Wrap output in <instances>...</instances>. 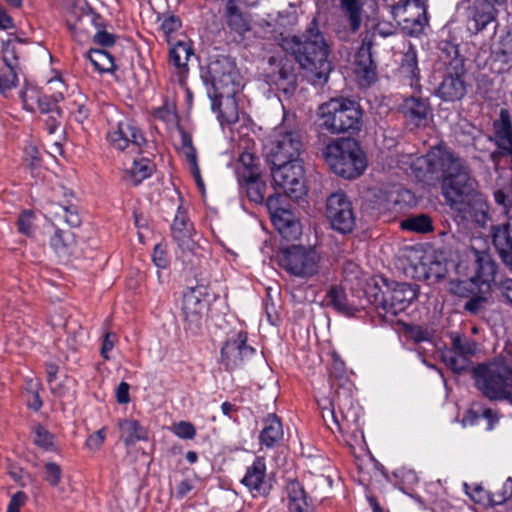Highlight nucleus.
I'll return each instance as SVG.
<instances>
[{"instance_id":"nucleus-26","label":"nucleus","mask_w":512,"mask_h":512,"mask_svg":"<svg viewBox=\"0 0 512 512\" xmlns=\"http://www.w3.org/2000/svg\"><path fill=\"white\" fill-rule=\"evenodd\" d=\"M338 8L346 22L347 31L357 33L363 22L364 2L362 0H339Z\"/></svg>"},{"instance_id":"nucleus-60","label":"nucleus","mask_w":512,"mask_h":512,"mask_svg":"<svg viewBox=\"0 0 512 512\" xmlns=\"http://www.w3.org/2000/svg\"><path fill=\"white\" fill-rule=\"evenodd\" d=\"M283 200H284V197L281 195H278V194L270 195L267 198L266 206L269 210L271 218L286 209L284 206H282Z\"/></svg>"},{"instance_id":"nucleus-37","label":"nucleus","mask_w":512,"mask_h":512,"mask_svg":"<svg viewBox=\"0 0 512 512\" xmlns=\"http://www.w3.org/2000/svg\"><path fill=\"white\" fill-rule=\"evenodd\" d=\"M117 425L126 446L134 445L137 441L148 438L146 429L137 420L121 419Z\"/></svg>"},{"instance_id":"nucleus-11","label":"nucleus","mask_w":512,"mask_h":512,"mask_svg":"<svg viewBox=\"0 0 512 512\" xmlns=\"http://www.w3.org/2000/svg\"><path fill=\"white\" fill-rule=\"evenodd\" d=\"M302 149L303 143L299 132L280 128L268 146L267 160L271 165L303 161L300 158Z\"/></svg>"},{"instance_id":"nucleus-23","label":"nucleus","mask_w":512,"mask_h":512,"mask_svg":"<svg viewBox=\"0 0 512 512\" xmlns=\"http://www.w3.org/2000/svg\"><path fill=\"white\" fill-rule=\"evenodd\" d=\"M400 112L413 125L420 126L430 114V105L427 99L410 96L403 100L399 106Z\"/></svg>"},{"instance_id":"nucleus-46","label":"nucleus","mask_w":512,"mask_h":512,"mask_svg":"<svg viewBox=\"0 0 512 512\" xmlns=\"http://www.w3.org/2000/svg\"><path fill=\"white\" fill-rule=\"evenodd\" d=\"M442 359L444 363L447 365V367H449L452 371L456 373H461L465 371L470 364L468 358L450 349L443 353Z\"/></svg>"},{"instance_id":"nucleus-33","label":"nucleus","mask_w":512,"mask_h":512,"mask_svg":"<svg viewBox=\"0 0 512 512\" xmlns=\"http://www.w3.org/2000/svg\"><path fill=\"white\" fill-rule=\"evenodd\" d=\"M264 427L260 433V443L267 448L275 446L283 438V427L275 414H268L263 419Z\"/></svg>"},{"instance_id":"nucleus-45","label":"nucleus","mask_w":512,"mask_h":512,"mask_svg":"<svg viewBox=\"0 0 512 512\" xmlns=\"http://www.w3.org/2000/svg\"><path fill=\"white\" fill-rule=\"evenodd\" d=\"M401 226L405 230L418 233H427L433 230L431 218L424 214L406 219Z\"/></svg>"},{"instance_id":"nucleus-19","label":"nucleus","mask_w":512,"mask_h":512,"mask_svg":"<svg viewBox=\"0 0 512 512\" xmlns=\"http://www.w3.org/2000/svg\"><path fill=\"white\" fill-rule=\"evenodd\" d=\"M241 483L254 497L269 494L271 485L266 478V462L263 457H256L253 463L247 467Z\"/></svg>"},{"instance_id":"nucleus-55","label":"nucleus","mask_w":512,"mask_h":512,"mask_svg":"<svg viewBox=\"0 0 512 512\" xmlns=\"http://www.w3.org/2000/svg\"><path fill=\"white\" fill-rule=\"evenodd\" d=\"M55 216L63 218L71 227H77L81 223L78 213L70 207L59 206V210L55 212Z\"/></svg>"},{"instance_id":"nucleus-41","label":"nucleus","mask_w":512,"mask_h":512,"mask_svg":"<svg viewBox=\"0 0 512 512\" xmlns=\"http://www.w3.org/2000/svg\"><path fill=\"white\" fill-rule=\"evenodd\" d=\"M75 243L74 236L70 231L57 229L50 239V244L60 257H66L71 253Z\"/></svg>"},{"instance_id":"nucleus-25","label":"nucleus","mask_w":512,"mask_h":512,"mask_svg":"<svg viewBox=\"0 0 512 512\" xmlns=\"http://www.w3.org/2000/svg\"><path fill=\"white\" fill-rule=\"evenodd\" d=\"M23 105L27 110H38L43 115L56 112L59 109L57 98L42 94L39 90L30 88L22 94Z\"/></svg>"},{"instance_id":"nucleus-16","label":"nucleus","mask_w":512,"mask_h":512,"mask_svg":"<svg viewBox=\"0 0 512 512\" xmlns=\"http://www.w3.org/2000/svg\"><path fill=\"white\" fill-rule=\"evenodd\" d=\"M61 7L67 28L76 40H82L81 34L84 32V28L81 23L84 19L89 20L98 28L101 27V17L92 11L85 0H62Z\"/></svg>"},{"instance_id":"nucleus-63","label":"nucleus","mask_w":512,"mask_h":512,"mask_svg":"<svg viewBox=\"0 0 512 512\" xmlns=\"http://www.w3.org/2000/svg\"><path fill=\"white\" fill-rule=\"evenodd\" d=\"M27 499L28 497L24 492L15 493L9 502L7 512H20V507L26 503Z\"/></svg>"},{"instance_id":"nucleus-64","label":"nucleus","mask_w":512,"mask_h":512,"mask_svg":"<svg viewBox=\"0 0 512 512\" xmlns=\"http://www.w3.org/2000/svg\"><path fill=\"white\" fill-rule=\"evenodd\" d=\"M93 40L103 47H109L115 43V36L105 30L99 29L93 36Z\"/></svg>"},{"instance_id":"nucleus-35","label":"nucleus","mask_w":512,"mask_h":512,"mask_svg":"<svg viewBox=\"0 0 512 512\" xmlns=\"http://www.w3.org/2000/svg\"><path fill=\"white\" fill-rule=\"evenodd\" d=\"M154 171V165L148 158L134 159L131 167L125 168L124 179L126 182L137 186L149 178Z\"/></svg>"},{"instance_id":"nucleus-22","label":"nucleus","mask_w":512,"mask_h":512,"mask_svg":"<svg viewBox=\"0 0 512 512\" xmlns=\"http://www.w3.org/2000/svg\"><path fill=\"white\" fill-rule=\"evenodd\" d=\"M498 10L492 1L476 0L469 18V30L479 33L490 23L497 21Z\"/></svg>"},{"instance_id":"nucleus-48","label":"nucleus","mask_w":512,"mask_h":512,"mask_svg":"<svg viewBox=\"0 0 512 512\" xmlns=\"http://www.w3.org/2000/svg\"><path fill=\"white\" fill-rule=\"evenodd\" d=\"M63 472L60 465L48 461L43 465V479L52 487H57L62 480Z\"/></svg>"},{"instance_id":"nucleus-15","label":"nucleus","mask_w":512,"mask_h":512,"mask_svg":"<svg viewBox=\"0 0 512 512\" xmlns=\"http://www.w3.org/2000/svg\"><path fill=\"white\" fill-rule=\"evenodd\" d=\"M204 286L187 289L182 298V313L188 328L196 333L202 326L209 310Z\"/></svg>"},{"instance_id":"nucleus-43","label":"nucleus","mask_w":512,"mask_h":512,"mask_svg":"<svg viewBox=\"0 0 512 512\" xmlns=\"http://www.w3.org/2000/svg\"><path fill=\"white\" fill-rule=\"evenodd\" d=\"M366 281V277L361 268L353 263L347 262L343 268V282L350 289H361Z\"/></svg>"},{"instance_id":"nucleus-59","label":"nucleus","mask_w":512,"mask_h":512,"mask_svg":"<svg viewBox=\"0 0 512 512\" xmlns=\"http://www.w3.org/2000/svg\"><path fill=\"white\" fill-rule=\"evenodd\" d=\"M3 61L5 63V67L17 69L19 66L18 56L16 47L14 45L8 44L3 50Z\"/></svg>"},{"instance_id":"nucleus-13","label":"nucleus","mask_w":512,"mask_h":512,"mask_svg":"<svg viewBox=\"0 0 512 512\" xmlns=\"http://www.w3.org/2000/svg\"><path fill=\"white\" fill-rule=\"evenodd\" d=\"M271 174L274 183L283 189L287 196L298 199L306 193L303 161L272 165Z\"/></svg>"},{"instance_id":"nucleus-31","label":"nucleus","mask_w":512,"mask_h":512,"mask_svg":"<svg viewBox=\"0 0 512 512\" xmlns=\"http://www.w3.org/2000/svg\"><path fill=\"white\" fill-rule=\"evenodd\" d=\"M225 20L231 32L243 37L251 30L249 17L242 13L235 0H228L225 7Z\"/></svg>"},{"instance_id":"nucleus-39","label":"nucleus","mask_w":512,"mask_h":512,"mask_svg":"<svg viewBox=\"0 0 512 512\" xmlns=\"http://www.w3.org/2000/svg\"><path fill=\"white\" fill-rule=\"evenodd\" d=\"M260 168L258 159L249 152H243L236 165V175L238 181H247L253 176H259Z\"/></svg>"},{"instance_id":"nucleus-42","label":"nucleus","mask_w":512,"mask_h":512,"mask_svg":"<svg viewBox=\"0 0 512 512\" xmlns=\"http://www.w3.org/2000/svg\"><path fill=\"white\" fill-rule=\"evenodd\" d=\"M87 56L99 72H111L115 69L113 57L103 49H90Z\"/></svg>"},{"instance_id":"nucleus-52","label":"nucleus","mask_w":512,"mask_h":512,"mask_svg":"<svg viewBox=\"0 0 512 512\" xmlns=\"http://www.w3.org/2000/svg\"><path fill=\"white\" fill-rule=\"evenodd\" d=\"M34 433V443L37 446L45 450H50L53 447V435L49 431H47L43 426H35Z\"/></svg>"},{"instance_id":"nucleus-44","label":"nucleus","mask_w":512,"mask_h":512,"mask_svg":"<svg viewBox=\"0 0 512 512\" xmlns=\"http://www.w3.org/2000/svg\"><path fill=\"white\" fill-rule=\"evenodd\" d=\"M494 53L495 61L503 65L500 69L512 67V37L510 35L502 37Z\"/></svg>"},{"instance_id":"nucleus-54","label":"nucleus","mask_w":512,"mask_h":512,"mask_svg":"<svg viewBox=\"0 0 512 512\" xmlns=\"http://www.w3.org/2000/svg\"><path fill=\"white\" fill-rule=\"evenodd\" d=\"M55 216L63 218L71 227H77L81 223L78 213L70 207L59 206V210L55 212Z\"/></svg>"},{"instance_id":"nucleus-38","label":"nucleus","mask_w":512,"mask_h":512,"mask_svg":"<svg viewBox=\"0 0 512 512\" xmlns=\"http://www.w3.org/2000/svg\"><path fill=\"white\" fill-rule=\"evenodd\" d=\"M399 72L403 77L410 79V85H418L419 68L417 52L411 43L408 44L407 49L402 54L399 66Z\"/></svg>"},{"instance_id":"nucleus-8","label":"nucleus","mask_w":512,"mask_h":512,"mask_svg":"<svg viewBox=\"0 0 512 512\" xmlns=\"http://www.w3.org/2000/svg\"><path fill=\"white\" fill-rule=\"evenodd\" d=\"M279 265L292 276L309 279L322 270V257L315 247L292 245L282 250Z\"/></svg>"},{"instance_id":"nucleus-12","label":"nucleus","mask_w":512,"mask_h":512,"mask_svg":"<svg viewBox=\"0 0 512 512\" xmlns=\"http://www.w3.org/2000/svg\"><path fill=\"white\" fill-rule=\"evenodd\" d=\"M455 56L447 65L445 76L437 89V95L444 101H457L466 94V69L464 58L458 55L456 46H450Z\"/></svg>"},{"instance_id":"nucleus-53","label":"nucleus","mask_w":512,"mask_h":512,"mask_svg":"<svg viewBox=\"0 0 512 512\" xmlns=\"http://www.w3.org/2000/svg\"><path fill=\"white\" fill-rule=\"evenodd\" d=\"M406 336L415 343L430 342L431 334L421 326H410L406 329Z\"/></svg>"},{"instance_id":"nucleus-51","label":"nucleus","mask_w":512,"mask_h":512,"mask_svg":"<svg viewBox=\"0 0 512 512\" xmlns=\"http://www.w3.org/2000/svg\"><path fill=\"white\" fill-rule=\"evenodd\" d=\"M458 354L468 358L475 353V343L466 337H454L452 340V348L450 349Z\"/></svg>"},{"instance_id":"nucleus-24","label":"nucleus","mask_w":512,"mask_h":512,"mask_svg":"<svg viewBox=\"0 0 512 512\" xmlns=\"http://www.w3.org/2000/svg\"><path fill=\"white\" fill-rule=\"evenodd\" d=\"M470 256L474 261L475 276L471 280L482 283H489L494 280L496 265L487 250H478L471 247Z\"/></svg>"},{"instance_id":"nucleus-56","label":"nucleus","mask_w":512,"mask_h":512,"mask_svg":"<svg viewBox=\"0 0 512 512\" xmlns=\"http://www.w3.org/2000/svg\"><path fill=\"white\" fill-rule=\"evenodd\" d=\"M173 432L175 435L182 439H193L196 435L194 425L186 421H180L174 424Z\"/></svg>"},{"instance_id":"nucleus-10","label":"nucleus","mask_w":512,"mask_h":512,"mask_svg":"<svg viewBox=\"0 0 512 512\" xmlns=\"http://www.w3.org/2000/svg\"><path fill=\"white\" fill-rule=\"evenodd\" d=\"M107 140L112 148L130 154H141L147 145V140L140 128L126 117L110 125Z\"/></svg>"},{"instance_id":"nucleus-36","label":"nucleus","mask_w":512,"mask_h":512,"mask_svg":"<svg viewBox=\"0 0 512 512\" xmlns=\"http://www.w3.org/2000/svg\"><path fill=\"white\" fill-rule=\"evenodd\" d=\"M193 54L192 48L188 42L177 41L169 51L170 62L179 70V81H183L184 74L188 71L187 62Z\"/></svg>"},{"instance_id":"nucleus-14","label":"nucleus","mask_w":512,"mask_h":512,"mask_svg":"<svg viewBox=\"0 0 512 512\" xmlns=\"http://www.w3.org/2000/svg\"><path fill=\"white\" fill-rule=\"evenodd\" d=\"M326 217L331 227L342 234L353 231L356 217L351 201L341 191L332 193L326 202Z\"/></svg>"},{"instance_id":"nucleus-5","label":"nucleus","mask_w":512,"mask_h":512,"mask_svg":"<svg viewBox=\"0 0 512 512\" xmlns=\"http://www.w3.org/2000/svg\"><path fill=\"white\" fill-rule=\"evenodd\" d=\"M321 125L332 134L356 133L362 127V110L348 98H332L318 109Z\"/></svg>"},{"instance_id":"nucleus-47","label":"nucleus","mask_w":512,"mask_h":512,"mask_svg":"<svg viewBox=\"0 0 512 512\" xmlns=\"http://www.w3.org/2000/svg\"><path fill=\"white\" fill-rule=\"evenodd\" d=\"M512 497V480L507 479L500 487L490 492L489 501L492 505H501Z\"/></svg>"},{"instance_id":"nucleus-17","label":"nucleus","mask_w":512,"mask_h":512,"mask_svg":"<svg viewBox=\"0 0 512 512\" xmlns=\"http://www.w3.org/2000/svg\"><path fill=\"white\" fill-rule=\"evenodd\" d=\"M266 82L285 94H291L296 88L297 75L294 63L288 58L271 57L265 74Z\"/></svg>"},{"instance_id":"nucleus-28","label":"nucleus","mask_w":512,"mask_h":512,"mask_svg":"<svg viewBox=\"0 0 512 512\" xmlns=\"http://www.w3.org/2000/svg\"><path fill=\"white\" fill-rule=\"evenodd\" d=\"M180 136H181V148L180 152L185 158V161L187 162L189 166V170L191 174L193 175L196 184L198 188L204 192V181L200 174V168L198 165V159H197V151L196 148L193 145L192 136L187 131L180 129L179 130Z\"/></svg>"},{"instance_id":"nucleus-40","label":"nucleus","mask_w":512,"mask_h":512,"mask_svg":"<svg viewBox=\"0 0 512 512\" xmlns=\"http://www.w3.org/2000/svg\"><path fill=\"white\" fill-rule=\"evenodd\" d=\"M238 183L251 202L256 204L264 202L267 185L262 180L261 174L253 176L251 179H247V181H238Z\"/></svg>"},{"instance_id":"nucleus-9","label":"nucleus","mask_w":512,"mask_h":512,"mask_svg":"<svg viewBox=\"0 0 512 512\" xmlns=\"http://www.w3.org/2000/svg\"><path fill=\"white\" fill-rule=\"evenodd\" d=\"M335 402L327 398L318 402L325 422L330 418L341 433L355 432L359 427L360 413L358 406L346 393L337 392Z\"/></svg>"},{"instance_id":"nucleus-6","label":"nucleus","mask_w":512,"mask_h":512,"mask_svg":"<svg viewBox=\"0 0 512 512\" xmlns=\"http://www.w3.org/2000/svg\"><path fill=\"white\" fill-rule=\"evenodd\" d=\"M323 155L330 169L346 179H355L366 169L365 155L354 139L342 138L329 143Z\"/></svg>"},{"instance_id":"nucleus-57","label":"nucleus","mask_w":512,"mask_h":512,"mask_svg":"<svg viewBox=\"0 0 512 512\" xmlns=\"http://www.w3.org/2000/svg\"><path fill=\"white\" fill-rule=\"evenodd\" d=\"M33 220L34 214L31 211H24L18 219V230L27 236H31L33 233Z\"/></svg>"},{"instance_id":"nucleus-1","label":"nucleus","mask_w":512,"mask_h":512,"mask_svg":"<svg viewBox=\"0 0 512 512\" xmlns=\"http://www.w3.org/2000/svg\"><path fill=\"white\" fill-rule=\"evenodd\" d=\"M420 182L426 185L441 183L442 195L456 217L473 228H485L490 220L487 198L478 190L468 162L444 146L431 148L412 163Z\"/></svg>"},{"instance_id":"nucleus-20","label":"nucleus","mask_w":512,"mask_h":512,"mask_svg":"<svg viewBox=\"0 0 512 512\" xmlns=\"http://www.w3.org/2000/svg\"><path fill=\"white\" fill-rule=\"evenodd\" d=\"M171 234L178 247L183 252L195 253L198 248L197 242L193 239L195 234L192 223L187 214L178 209L171 225Z\"/></svg>"},{"instance_id":"nucleus-30","label":"nucleus","mask_w":512,"mask_h":512,"mask_svg":"<svg viewBox=\"0 0 512 512\" xmlns=\"http://www.w3.org/2000/svg\"><path fill=\"white\" fill-rule=\"evenodd\" d=\"M271 220L283 238L294 240L301 235L302 230L300 222L289 209H285L279 214H276Z\"/></svg>"},{"instance_id":"nucleus-62","label":"nucleus","mask_w":512,"mask_h":512,"mask_svg":"<svg viewBox=\"0 0 512 512\" xmlns=\"http://www.w3.org/2000/svg\"><path fill=\"white\" fill-rule=\"evenodd\" d=\"M180 27V19L173 15L166 17L161 24V29L167 37H169L173 32L177 31Z\"/></svg>"},{"instance_id":"nucleus-49","label":"nucleus","mask_w":512,"mask_h":512,"mask_svg":"<svg viewBox=\"0 0 512 512\" xmlns=\"http://www.w3.org/2000/svg\"><path fill=\"white\" fill-rule=\"evenodd\" d=\"M426 11L422 9L421 13H419L416 17L413 18H404L402 19L403 29L407 31L408 34H418L420 33L424 26L427 24Z\"/></svg>"},{"instance_id":"nucleus-50","label":"nucleus","mask_w":512,"mask_h":512,"mask_svg":"<svg viewBox=\"0 0 512 512\" xmlns=\"http://www.w3.org/2000/svg\"><path fill=\"white\" fill-rule=\"evenodd\" d=\"M17 69L5 67L0 71V93L6 95L11 89L16 87L18 77Z\"/></svg>"},{"instance_id":"nucleus-7","label":"nucleus","mask_w":512,"mask_h":512,"mask_svg":"<svg viewBox=\"0 0 512 512\" xmlns=\"http://www.w3.org/2000/svg\"><path fill=\"white\" fill-rule=\"evenodd\" d=\"M365 294L369 302L377 308L378 314L386 319L405 311L417 297L415 289L410 284L394 281H384V289L377 285L369 286Z\"/></svg>"},{"instance_id":"nucleus-34","label":"nucleus","mask_w":512,"mask_h":512,"mask_svg":"<svg viewBox=\"0 0 512 512\" xmlns=\"http://www.w3.org/2000/svg\"><path fill=\"white\" fill-rule=\"evenodd\" d=\"M287 494L289 512H313V506L308 502L307 495L299 482H289Z\"/></svg>"},{"instance_id":"nucleus-61","label":"nucleus","mask_w":512,"mask_h":512,"mask_svg":"<svg viewBox=\"0 0 512 512\" xmlns=\"http://www.w3.org/2000/svg\"><path fill=\"white\" fill-rule=\"evenodd\" d=\"M45 116L46 117L43 119V121L45 123L46 129L49 134H54L61 125V111L58 110Z\"/></svg>"},{"instance_id":"nucleus-29","label":"nucleus","mask_w":512,"mask_h":512,"mask_svg":"<svg viewBox=\"0 0 512 512\" xmlns=\"http://www.w3.org/2000/svg\"><path fill=\"white\" fill-rule=\"evenodd\" d=\"M491 237L501 259L507 263L512 260V236L510 223H503L491 227Z\"/></svg>"},{"instance_id":"nucleus-27","label":"nucleus","mask_w":512,"mask_h":512,"mask_svg":"<svg viewBox=\"0 0 512 512\" xmlns=\"http://www.w3.org/2000/svg\"><path fill=\"white\" fill-rule=\"evenodd\" d=\"M495 142L502 155H512V124L507 110L500 111L499 119L494 121Z\"/></svg>"},{"instance_id":"nucleus-58","label":"nucleus","mask_w":512,"mask_h":512,"mask_svg":"<svg viewBox=\"0 0 512 512\" xmlns=\"http://www.w3.org/2000/svg\"><path fill=\"white\" fill-rule=\"evenodd\" d=\"M106 438V428L103 427L100 430L91 434L87 440L85 445L88 449L97 451L101 448Z\"/></svg>"},{"instance_id":"nucleus-4","label":"nucleus","mask_w":512,"mask_h":512,"mask_svg":"<svg viewBox=\"0 0 512 512\" xmlns=\"http://www.w3.org/2000/svg\"><path fill=\"white\" fill-rule=\"evenodd\" d=\"M212 85L217 92L212 109L218 112L221 124H234L239 119L238 105L233 95L238 77L234 66L227 60L216 62L210 67Z\"/></svg>"},{"instance_id":"nucleus-3","label":"nucleus","mask_w":512,"mask_h":512,"mask_svg":"<svg viewBox=\"0 0 512 512\" xmlns=\"http://www.w3.org/2000/svg\"><path fill=\"white\" fill-rule=\"evenodd\" d=\"M474 378L476 386L488 399H512V346L506 347L493 362L478 365Z\"/></svg>"},{"instance_id":"nucleus-2","label":"nucleus","mask_w":512,"mask_h":512,"mask_svg":"<svg viewBox=\"0 0 512 512\" xmlns=\"http://www.w3.org/2000/svg\"><path fill=\"white\" fill-rule=\"evenodd\" d=\"M284 48L295 56L299 65L324 82L332 70L328 61L329 46L319 29L316 18L309 23L302 37L293 36L284 40Z\"/></svg>"},{"instance_id":"nucleus-32","label":"nucleus","mask_w":512,"mask_h":512,"mask_svg":"<svg viewBox=\"0 0 512 512\" xmlns=\"http://www.w3.org/2000/svg\"><path fill=\"white\" fill-rule=\"evenodd\" d=\"M326 302L327 305L346 316H354L359 311V305L349 300L344 289L338 286H332L328 290Z\"/></svg>"},{"instance_id":"nucleus-18","label":"nucleus","mask_w":512,"mask_h":512,"mask_svg":"<svg viewBox=\"0 0 512 512\" xmlns=\"http://www.w3.org/2000/svg\"><path fill=\"white\" fill-rule=\"evenodd\" d=\"M255 350L246 343V336L239 333L236 338L226 341L221 349V362L227 370H234L251 358Z\"/></svg>"},{"instance_id":"nucleus-21","label":"nucleus","mask_w":512,"mask_h":512,"mask_svg":"<svg viewBox=\"0 0 512 512\" xmlns=\"http://www.w3.org/2000/svg\"><path fill=\"white\" fill-rule=\"evenodd\" d=\"M372 38L366 36L356 54V74L363 85H370L376 80V64L372 58Z\"/></svg>"}]
</instances>
